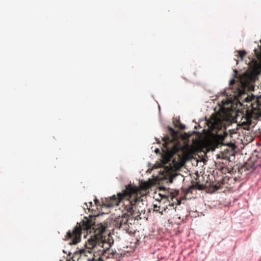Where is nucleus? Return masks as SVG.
Listing matches in <instances>:
<instances>
[{
    "instance_id": "obj_1",
    "label": "nucleus",
    "mask_w": 261,
    "mask_h": 261,
    "mask_svg": "<svg viewBox=\"0 0 261 261\" xmlns=\"http://www.w3.org/2000/svg\"><path fill=\"white\" fill-rule=\"evenodd\" d=\"M82 225L77 223L76 225L71 230H69L65 236V240H70V244H76L81 241V234L86 232L89 236L86 243V248L95 253L98 257H102L111 245L103 240L105 228L102 225L95 224L94 217L90 216L89 218H85Z\"/></svg>"
},
{
    "instance_id": "obj_2",
    "label": "nucleus",
    "mask_w": 261,
    "mask_h": 261,
    "mask_svg": "<svg viewBox=\"0 0 261 261\" xmlns=\"http://www.w3.org/2000/svg\"><path fill=\"white\" fill-rule=\"evenodd\" d=\"M139 189L136 187L128 185L121 192L118 193L105 200V204L108 207H114L121 202L123 204L121 210L122 212L132 213L133 206L138 202H142L141 197L138 195Z\"/></svg>"
},
{
    "instance_id": "obj_3",
    "label": "nucleus",
    "mask_w": 261,
    "mask_h": 261,
    "mask_svg": "<svg viewBox=\"0 0 261 261\" xmlns=\"http://www.w3.org/2000/svg\"><path fill=\"white\" fill-rule=\"evenodd\" d=\"M259 63H256L253 71L244 73L240 79V85L235 92L236 96H241L245 94L246 89L254 88L252 84L255 82L256 75L261 72V54L258 57Z\"/></svg>"
},
{
    "instance_id": "obj_4",
    "label": "nucleus",
    "mask_w": 261,
    "mask_h": 261,
    "mask_svg": "<svg viewBox=\"0 0 261 261\" xmlns=\"http://www.w3.org/2000/svg\"><path fill=\"white\" fill-rule=\"evenodd\" d=\"M227 118L226 116L221 114L218 113L213 115L210 121L211 124L210 127L212 131L218 134L219 131L224 128L226 129V122ZM228 136V134L225 130L223 131V134H217V137L219 139L220 144H224V141L226 137Z\"/></svg>"
},
{
    "instance_id": "obj_5",
    "label": "nucleus",
    "mask_w": 261,
    "mask_h": 261,
    "mask_svg": "<svg viewBox=\"0 0 261 261\" xmlns=\"http://www.w3.org/2000/svg\"><path fill=\"white\" fill-rule=\"evenodd\" d=\"M134 206H133L132 213L123 212V214L121 216H119L115 219L113 225L116 228H122L128 233H133L135 231L132 223L134 220L133 218L131 217L134 212Z\"/></svg>"
},
{
    "instance_id": "obj_6",
    "label": "nucleus",
    "mask_w": 261,
    "mask_h": 261,
    "mask_svg": "<svg viewBox=\"0 0 261 261\" xmlns=\"http://www.w3.org/2000/svg\"><path fill=\"white\" fill-rule=\"evenodd\" d=\"M176 154V152H171L169 151L167 154L162 156L161 160L162 166L164 168L166 173L172 172L174 169V165L177 164V161L174 156Z\"/></svg>"
},
{
    "instance_id": "obj_7",
    "label": "nucleus",
    "mask_w": 261,
    "mask_h": 261,
    "mask_svg": "<svg viewBox=\"0 0 261 261\" xmlns=\"http://www.w3.org/2000/svg\"><path fill=\"white\" fill-rule=\"evenodd\" d=\"M80 257L85 261H100V257H98L95 253H94L92 250L87 251L82 250L80 251Z\"/></svg>"
},
{
    "instance_id": "obj_8",
    "label": "nucleus",
    "mask_w": 261,
    "mask_h": 261,
    "mask_svg": "<svg viewBox=\"0 0 261 261\" xmlns=\"http://www.w3.org/2000/svg\"><path fill=\"white\" fill-rule=\"evenodd\" d=\"M120 256L116 251H114L109 248L108 250L103 254L102 257H100V261H116L119 258Z\"/></svg>"
},
{
    "instance_id": "obj_9",
    "label": "nucleus",
    "mask_w": 261,
    "mask_h": 261,
    "mask_svg": "<svg viewBox=\"0 0 261 261\" xmlns=\"http://www.w3.org/2000/svg\"><path fill=\"white\" fill-rule=\"evenodd\" d=\"M252 121L250 119L246 118L245 121L241 122L240 125L244 129L249 130Z\"/></svg>"
},
{
    "instance_id": "obj_10",
    "label": "nucleus",
    "mask_w": 261,
    "mask_h": 261,
    "mask_svg": "<svg viewBox=\"0 0 261 261\" xmlns=\"http://www.w3.org/2000/svg\"><path fill=\"white\" fill-rule=\"evenodd\" d=\"M204 188V187L203 185L199 184L198 182H196L195 185H193L187 189V193H192V190L193 189L203 190Z\"/></svg>"
},
{
    "instance_id": "obj_11",
    "label": "nucleus",
    "mask_w": 261,
    "mask_h": 261,
    "mask_svg": "<svg viewBox=\"0 0 261 261\" xmlns=\"http://www.w3.org/2000/svg\"><path fill=\"white\" fill-rule=\"evenodd\" d=\"M80 257V253H77V252H75L73 256H72L71 257V259H72L73 261H77L78 259H79V258Z\"/></svg>"
},
{
    "instance_id": "obj_12",
    "label": "nucleus",
    "mask_w": 261,
    "mask_h": 261,
    "mask_svg": "<svg viewBox=\"0 0 261 261\" xmlns=\"http://www.w3.org/2000/svg\"><path fill=\"white\" fill-rule=\"evenodd\" d=\"M161 207L160 206H158L157 204L153 205V210L154 211L159 212L161 214H163V211H160Z\"/></svg>"
},
{
    "instance_id": "obj_13",
    "label": "nucleus",
    "mask_w": 261,
    "mask_h": 261,
    "mask_svg": "<svg viewBox=\"0 0 261 261\" xmlns=\"http://www.w3.org/2000/svg\"><path fill=\"white\" fill-rule=\"evenodd\" d=\"M164 141L165 144H168V143L171 142V137H165Z\"/></svg>"
},
{
    "instance_id": "obj_14",
    "label": "nucleus",
    "mask_w": 261,
    "mask_h": 261,
    "mask_svg": "<svg viewBox=\"0 0 261 261\" xmlns=\"http://www.w3.org/2000/svg\"><path fill=\"white\" fill-rule=\"evenodd\" d=\"M239 55L240 56V57L241 58V59H243L244 56L246 54V53L245 51H240L239 52Z\"/></svg>"
},
{
    "instance_id": "obj_15",
    "label": "nucleus",
    "mask_w": 261,
    "mask_h": 261,
    "mask_svg": "<svg viewBox=\"0 0 261 261\" xmlns=\"http://www.w3.org/2000/svg\"><path fill=\"white\" fill-rule=\"evenodd\" d=\"M89 206H90L89 207V206L87 205V204L86 203H85V205H86V206H87V208L89 210H90V207H92L93 206V203H92V202H89Z\"/></svg>"
},
{
    "instance_id": "obj_16",
    "label": "nucleus",
    "mask_w": 261,
    "mask_h": 261,
    "mask_svg": "<svg viewBox=\"0 0 261 261\" xmlns=\"http://www.w3.org/2000/svg\"><path fill=\"white\" fill-rule=\"evenodd\" d=\"M235 82H236L235 80L232 79L229 82V85H233L235 83Z\"/></svg>"
},
{
    "instance_id": "obj_17",
    "label": "nucleus",
    "mask_w": 261,
    "mask_h": 261,
    "mask_svg": "<svg viewBox=\"0 0 261 261\" xmlns=\"http://www.w3.org/2000/svg\"><path fill=\"white\" fill-rule=\"evenodd\" d=\"M94 202H95V204H96V205H98V203L99 202V201H98V199H95L94 200Z\"/></svg>"
},
{
    "instance_id": "obj_18",
    "label": "nucleus",
    "mask_w": 261,
    "mask_h": 261,
    "mask_svg": "<svg viewBox=\"0 0 261 261\" xmlns=\"http://www.w3.org/2000/svg\"><path fill=\"white\" fill-rule=\"evenodd\" d=\"M160 151V150L158 149V148H156L155 150V152L158 153Z\"/></svg>"
},
{
    "instance_id": "obj_19",
    "label": "nucleus",
    "mask_w": 261,
    "mask_h": 261,
    "mask_svg": "<svg viewBox=\"0 0 261 261\" xmlns=\"http://www.w3.org/2000/svg\"><path fill=\"white\" fill-rule=\"evenodd\" d=\"M178 159H180V156H179V154H178Z\"/></svg>"
}]
</instances>
